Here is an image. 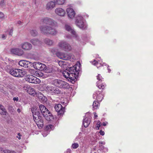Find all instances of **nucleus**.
I'll list each match as a JSON object with an SVG mask.
<instances>
[{
  "label": "nucleus",
  "mask_w": 153,
  "mask_h": 153,
  "mask_svg": "<svg viewBox=\"0 0 153 153\" xmlns=\"http://www.w3.org/2000/svg\"><path fill=\"white\" fill-rule=\"evenodd\" d=\"M94 117L95 118H97V115L96 114V113L95 112L94 113Z\"/></svg>",
  "instance_id": "56"
},
{
  "label": "nucleus",
  "mask_w": 153,
  "mask_h": 153,
  "mask_svg": "<svg viewBox=\"0 0 153 153\" xmlns=\"http://www.w3.org/2000/svg\"><path fill=\"white\" fill-rule=\"evenodd\" d=\"M4 150H3V148L1 147H0V152H3Z\"/></svg>",
  "instance_id": "54"
},
{
  "label": "nucleus",
  "mask_w": 153,
  "mask_h": 153,
  "mask_svg": "<svg viewBox=\"0 0 153 153\" xmlns=\"http://www.w3.org/2000/svg\"><path fill=\"white\" fill-rule=\"evenodd\" d=\"M52 84L59 88L67 89L69 87L68 83L60 79H55L52 81Z\"/></svg>",
  "instance_id": "4"
},
{
  "label": "nucleus",
  "mask_w": 153,
  "mask_h": 153,
  "mask_svg": "<svg viewBox=\"0 0 153 153\" xmlns=\"http://www.w3.org/2000/svg\"><path fill=\"white\" fill-rule=\"evenodd\" d=\"M55 12L57 15L61 16H63L65 14V10L61 8H56Z\"/></svg>",
  "instance_id": "18"
},
{
  "label": "nucleus",
  "mask_w": 153,
  "mask_h": 153,
  "mask_svg": "<svg viewBox=\"0 0 153 153\" xmlns=\"http://www.w3.org/2000/svg\"><path fill=\"white\" fill-rule=\"evenodd\" d=\"M67 42L64 41H61L59 43L58 46L60 48L64 50Z\"/></svg>",
  "instance_id": "27"
},
{
  "label": "nucleus",
  "mask_w": 153,
  "mask_h": 153,
  "mask_svg": "<svg viewBox=\"0 0 153 153\" xmlns=\"http://www.w3.org/2000/svg\"><path fill=\"white\" fill-rule=\"evenodd\" d=\"M45 72L47 73H51L53 71V69L52 68L48 67L46 68V69L45 71Z\"/></svg>",
  "instance_id": "40"
},
{
  "label": "nucleus",
  "mask_w": 153,
  "mask_h": 153,
  "mask_svg": "<svg viewBox=\"0 0 153 153\" xmlns=\"http://www.w3.org/2000/svg\"><path fill=\"white\" fill-rule=\"evenodd\" d=\"M13 100H14V101H18L19 100V98L17 97H14L13 98Z\"/></svg>",
  "instance_id": "49"
},
{
  "label": "nucleus",
  "mask_w": 153,
  "mask_h": 153,
  "mask_svg": "<svg viewBox=\"0 0 153 153\" xmlns=\"http://www.w3.org/2000/svg\"><path fill=\"white\" fill-rule=\"evenodd\" d=\"M109 66L108 65H107V69L108 70V72L110 73L111 71V70L110 68H109Z\"/></svg>",
  "instance_id": "53"
},
{
  "label": "nucleus",
  "mask_w": 153,
  "mask_h": 153,
  "mask_svg": "<svg viewBox=\"0 0 153 153\" xmlns=\"http://www.w3.org/2000/svg\"><path fill=\"white\" fill-rule=\"evenodd\" d=\"M34 108L32 109L33 120L38 126L40 128H42L44 125L43 118L40 116L41 114L38 111H34Z\"/></svg>",
  "instance_id": "3"
},
{
  "label": "nucleus",
  "mask_w": 153,
  "mask_h": 153,
  "mask_svg": "<svg viewBox=\"0 0 153 153\" xmlns=\"http://www.w3.org/2000/svg\"><path fill=\"white\" fill-rule=\"evenodd\" d=\"M30 33L32 36H35L37 35L38 33L36 30H30Z\"/></svg>",
  "instance_id": "38"
},
{
  "label": "nucleus",
  "mask_w": 153,
  "mask_h": 153,
  "mask_svg": "<svg viewBox=\"0 0 153 153\" xmlns=\"http://www.w3.org/2000/svg\"><path fill=\"white\" fill-rule=\"evenodd\" d=\"M28 93L34 96L36 94V92L33 88L30 87L29 86L27 90Z\"/></svg>",
  "instance_id": "29"
},
{
  "label": "nucleus",
  "mask_w": 153,
  "mask_h": 153,
  "mask_svg": "<svg viewBox=\"0 0 153 153\" xmlns=\"http://www.w3.org/2000/svg\"><path fill=\"white\" fill-rule=\"evenodd\" d=\"M45 90L47 92L52 94H60L61 93V91L59 89L51 85L46 86Z\"/></svg>",
  "instance_id": "8"
},
{
  "label": "nucleus",
  "mask_w": 153,
  "mask_h": 153,
  "mask_svg": "<svg viewBox=\"0 0 153 153\" xmlns=\"http://www.w3.org/2000/svg\"><path fill=\"white\" fill-rule=\"evenodd\" d=\"M107 123H108L107 122H106V123L103 122L102 123V125L104 126H105L106 125V124H107Z\"/></svg>",
  "instance_id": "57"
},
{
  "label": "nucleus",
  "mask_w": 153,
  "mask_h": 153,
  "mask_svg": "<svg viewBox=\"0 0 153 153\" xmlns=\"http://www.w3.org/2000/svg\"><path fill=\"white\" fill-rule=\"evenodd\" d=\"M41 64V63L38 62H34L33 64V67L35 69L39 70L40 69Z\"/></svg>",
  "instance_id": "32"
},
{
  "label": "nucleus",
  "mask_w": 153,
  "mask_h": 153,
  "mask_svg": "<svg viewBox=\"0 0 153 153\" xmlns=\"http://www.w3.org/2000/svg\"><path fill=\"white\" fill-rule=\"evenodd\" d=\"M98 144L99 149L100 150H102V152L105 153L108 152V148L104 147V146H103V145H105V141H100L99 142Z\"/></svg>",
  "instance_id": "19"
},
{
  "label": "nucleus",
  "mask_w": 153,
  "mask_h": 153,
  "mask_svg": "<svg viewBox=\"0 0 153 153\" xmlns=\"http://www.w3.org/2000/svg\"><path fill=\"white\" fill-rule=\"evenodd\" d=\"M78 63H79V65H80V63H79V62H78Z\"/></svg>",
  "instance_id": "62"
},
{
  "label": "nucleus",
  "mask_w": 153,
  "mask_h": 153,
  "mask_svg": "<svg viewBox=\"0 0 153 153\" xmlns=\"http://www.w3.org/2000/svg\"><path fill=\"white\" fill-rule=\"evenodd\" d=\"M48 134V131H47L46 130V131H45L44 132H43L42 133V134L43 137H45Z\"/></svg>",
  "instance_id": "45"
},
{
  "label": "nucleus",
  "mask_w": 153,
  "mask_h": 153,
  "mask_svg": "<svg viewBox=\"0 0 153 153\" xmlns=\"http://www.w3.org/2000/svg\"><path fill=\"white\" fill-rule=\"evenodd\" d=\"M44 42L47 45H52L53 43V41L52 40L48 38L45 39Z\"/></svg>",
  "instance_id": "33"
},
{
  "label": "nucleus",
  "mask_w": 153,
  "mask_h": 153,
  "mask_svg": "<svg viewBox=\"0 0 153 153\" xmlns=\"http://www.w3.org/2000/svg\"><path fill=\"white\" fill-rule=\"evenodd\" d=\"M18 136H17V137L20 140L21 139V135L20 133H18L17 134Z\"/></svg>",
  "instance_id": "51"
},
{
  "label": "nucleus",
  "mask_w": 153,
  "mask_h": 153,
  "mask_svg": "<svg viewBox=\"0 0 153 153\" xmlns=\"http://www.w3.org/2000/svg\"><path fill=\"white\" fill-rule=\"evenodd\" d=\"M89 114L88 113H87V114Z\"/></svg>",
  "instance_id": "63"
},
{
  "label": "nucleus",
  "mask_w": 153,
  "mask_h": 153,
  "mask_svg": "<svg viewBox=\"0 0 153 153\" xmlns=\"http://www.w3.org/2000/svg\"><path fill=\"white\" fill-rule=\"evenodd\" d=\"M25 79L30 83L35 84H39L41 82L39 79L32 75H28L26 76L25 78Z\"/></svg>",
  "instance_id": "9"
},
{
  "label": "nucleus",
  "mask_w": 153,
  "mask_h": 153,
  "mask_svg": "<svg viewBox=\"0 0 153 153\" xmlns=\"http://www.w3.org/2000/svg\"><path fill=\"white\" fill-rule=\"evenodd\" d=\"M36 96L40 101L42 102H45L47 101V98L40 93L37 94H36Z\"/></svg>",
  "instance_id": "21"
},
{
  "label": "nucleus",
  "mask_w": 153,
  "mask_h": 153,
  "mask_svg": "<svg viewBox=\"0 0 153 153\" xmlns=\"http://www.w3.org/2000/svg\"><path fill=\"white\" fill-rule=\"evenodd\" d=\"M65 47V48H64V51H70L72 50V48L71 46L67 42L66 46Z\"/></svg>",
  "instance_id": "34"
},
{
  "label": "nucleus",
  "mask_w": 153,
  "mask_h": 153,
  "mask_svg": "<svg viewBox=\"0 0 153 153\" xmlns=\"http://www.w3.org/2000/svg\"><path fill=\"white\" fill-rule=\"evenodd\" d=\"M30 42L34 45H38L40 43V42L36 39H31Z\"/></svg>",
  "instance_id": "35"
},
{
  "label": "nucleus",
  "mask_w": 153,
  "mask_h": 153,
  "mask_svg": "<svg viewBox=\"0 0 153 153\" xmlns=\"http://www.w3.org/2000/svg\"><path fill=\"white\" fill-rule=\"evenodd\" d=\"M54 1H50L48 2L46 5V9L48 10H51L53 9L55 5Z\"/></svg>",
  "instance_id": "22"
},
{
  "label": "nucleus",
  "mask_w": 153,
  "mask_h": 153,
  "mask_svg": "<svg viewBox=\"0 0 153 153\" xmlns=\"http://www.w3.org/2000/svg\"><path fill=\"white\" fill-rule=\"evenodd\" d=\"M9 73L12 75L16 77H22L26 74V72L24 70L16 68L10 69Z\"/></svg>",
  "instance_id": "5"
},
{
  "label": "nucleus",
  "mask_w": 153,
  "mask_h": 153,
  "mask_svg": "<svg viewBox=\"0 0 153 153\" xmlns=\"http://www.w3.org/2000/svg\"><path fill=\"white\" fill-rule=\"evenodd\" d=\"M102 61L101 59H97L96 60H94V62L92 64L95 65H96L97 68L100 66L101 65V63Z\"/></svg>",
  "instance_id": "26"
},
{
  "label": "nucleus",
  "mask_w": 153,
  "mask_h": 153,
  "mask_svg": "<svg viewBox=\"0 0 153 153\" xmlns=\"http://www.w3.org/2000/svg\"><path fill=\"white\" fill-rule=\"evenodd\" d=\"M53 126L51 125H48L46 126V130L48 131H49L51 130H53Z\"/></svg>",
  "instance_id": "36"
},
{
  "label": "nucleus",
  "mask_w": 153,
  "mask_h": 153,
  "mask_svg": "<svg viewBox=\"0 0 153 153\" xmlns=\"http://www.w3.org/2000/svg\"><path fill=\"white\" fill-rule=\"evenodd\" d=\"M13 28H12L9 30V31L8 34L9 35L11 36L12 35L13 32Z\"/></svg>",
  "instance_id": "44"
},
{
  "label": "nucleus",
  "mask_w": 153,
  "mask_h": 153,
  "mask_svg": "<svg viewBox=\"0 0 153 153\" xmlns=\"http://www.w3.org/2000/svg\"><path fill=\"white\" fill-rule=\"evenodd\" d=\"M0 5L1 6H2L4 5V1H1L0 3Z\"/></svg>",
  "instance_id": "55"
},
{
  "label": "nucleus",
  "mask_w": 153,
  "mask_h": 153,
  "mask_svg": "<svg viewBox=\"0 0 153 153\" xmlns=\"http://www.w3.org/2000/svg\"><path fill=\"white\" fill-rule=\"evenodd\" d=\"M30 64V62L24 60H21L19 62V64L20 65L25 68H28Z\"/></svg>",
  "instance_id": "20"
},
{
  "label": "nucleus",
  "mask_w": 153,
  "mask_h": 153,
  "mask_svg": "<svg viewBox=\"0 0 153 153\" xmlns=\"http://www.w3.org/2000/svg\"><path fill=\"white\" fill-rule=\"evenodd\" d=\"M94 153H96V152H94Z\"/></svg>",
  "instance_id": "64"
},
{
  "label": "nucleus",
  "mask_w": 153,
  "mask_h": 153,
  "mask_svg": "<svg viewBox=\"0 0 153 153\" xmlns=\"http://www.w3.org/2000/svg\"><path fill=\"white\" fill-rule=\"evenodd\" d=\"M58 63L59 65L62 68L64 67V66H65L66 65V62L62 60L59 61Z\"/></svg>",
  "instance_id": "37"
},
{
  "label": "nucleus",
  "mask_w": 153,
  "mask_h": 153,
  "mask_svg": "<svg viewBox=\"0 0 153 153\" xmlns=\"http://www.w3.org/2000/svg\"><path fill=\"white\" fill-rule=\"evenodd\" d=\"M57 56L60 59L64 60H70L75 59L74 56L71 53L67 54L64 53L59 52L56 54Z\"/></svg>",
  "instance_id": "7"
},
{
  "label": "nucleus",
  "mask_w": 153,
  "mask_h": 153,
  "mask_svg": "<svg viewBox=\"0 0 153 153\" xmlns=\"http://www.w3.org/2000/svg\"><path fill=\"white\" fill-rule=\"evenodd\" d=\"M65 29L70 32L73 35V37L76 40L79 39V37L74 29L68 24H66L65 26Z\"/></svg>",
  "instance_id": "11"
},
{
  "label": "nucleus",
  "mask_w": 153,
  "mask_h": 153,
  "mask_svg": "<svg viewBox=\"0 0 153 153\" xmlns=\"http://www.w3.org/2000/svg\"><path fill=\"white\" fill-rule=\"evenodd\" d=\"M21 48L24 50L28 51L30 50L32 48V45L28 42H25L21 44Z\"/></svg>",
  "instance_id": "17"
},
{
  "label": "nucleus",
  "mask_w": 153,
  "mask_h": 153,
  "mask_svg": "<svg viewBox=\"0 0 153 153\" xmlns=\"http://www.w3.org/2000/svg\"><path fill=\"white\" fill-rule=\"evenodd\" d=\"M103 65H106V64H105V63H103Z\"/></svg>",
  "instance_id": "61"
},
{
  "label": "nucleus",
  "mask_w": 153,
  "mask_h": 153,
  "mask_svg": "<svg viewBox=\"0 0 153 153\" xmlns=\"http://www.w3.org/2000/svg\"><path fill=\"white\" fill-rule=\"evenodd\" d=\"M4 17V14L2 12H0V19L3 18Z\"/></svg>",
  "instance_id": "48"
},
{
  "label": "nucleus",
  "mask_w": 153,
  "mask_h": 153,
  "mask_svg": "<svg viewBox=\"0 0 153 153\" xmlns=\"http://www.w3.org/2000/svg\"><path fill=\"white\" fill-rule=\"evenodd\" d=\"M39 108L43 115H45V114L48 112L49 111L45 106L42 105H39Z\"/></svg>",
  "instance_id": "23"
},
{
  "label": "nucleus",
  "mask_w": 153,
  "mask_h": 153,
  "mask_svg": "<svg viewBox=\"0 0 153 153\" xmlns=\"http://www.w3.org/2000/svg\"><path fill=\"white\" fill-rule=\"evenodd\" d=\"M99 133L101 135L103 136L105 134V132L103 131H102V130H100Z\"/></svg>",
  "instance_id": "47"
},
{
  "label": "nucleus",
  "mask_w": 153,
  "mask_h": 153,
  "mask_svg": "<svg viewBox=\"0 0 153 153\" xmlns=\"http://www.w3.org/2000/svg\"><path fill=\"white\" fill-rule=\"evenodd\" d=\"M55 109L58 113L59 114H63L65 111V108L63 107L61 104H56L55 107Z\"/></svg>",
  "instance_id": "14"
},
{
  "label": "nucleus",
  "mask_w": 153,
  "mask_h": 153,
  "mask_svg": "<svg viewBox=\"0 0 153 153\" xmlns=\"http://www.w3.org/2000/svg\"><path fill=\"white\" fill-rule=\"evenodd\" d=\"M66 11L69 18L73 19L74 18L76 13L72 7L70 6H68L66 10Z\"/></svg>",
  "instance_id": "13"
},
{
  "label": "nucleus",
  "mask_w": 153,
  "mask_h": 153,
  "mask_svg": "<svg viewBox=\"0 0 153 153\" xmlns=\"http://www.w3.org/2000/svg\"><path fill=\"white\" fill-rule=\"evenodd\" d=\"M11 52L12 53L19 56H21L24 53V51L22 49L17 48L12 49Z\"/></svg>",
  "instance_id": "16"
},
{
  "label": "nucleus",
  "mask_w": 153,
  "mask_h": 153,
  "mask_svg": "<svg viewBox=\"0 0 153 153\" xmlns=\"http://www.w3.org/2000/svg\"><path fill=\"white\" fill-rule=\"evenodd\" d=\"M66 37L68 38V39H70V38H71V36H66Z\"/></svg>",
  "instance_id": "60"
},
{
  "label": "nucleus",
  "mask_w": 153,
  "mask_h": 153,
  "mask_svg": "<svg viewBox=\"0 0 153 153\" xmlns=\"http://www.w3.org/2000/svg\"><path fill=\"white\" fill-rule=\"evenodd\" d=\"M100 122H99L97 123V126L96 127V128L97 129H99V128L100 126Z\"/></svg>",
  "instance_id": "43"
},
{
  "label": "nucleus",
  "mask_w": 153,
  "mask_h": 153,
  "mask_svg": "<svg viewBox=\"0 0 153 153\" xmlns=\"http://www.w3.org/2000/svg\"><path fill=\"white\" fill-rule=\"evenodd\" d=\"M79 146V145L78 143H74L72 145V148L73 149H75L77 148Z\"/></svg>",
  "instance_id": "42"
},
{
  "label": "nucleus",
  "mask_w": 153,
  "mask_h": 153,
  "mask_svg": "<svg viewBox=\"0 0 153 153\" xmlns=\"http://www.w3.org/2000/svg\"><path fill=\"white\" fill-rule=\"evenodd\" d=\"M7 113V112L4 107L2 105L0 104V114L5 115Z\"/></svg>",
  "instance_id": "28"
},
{
  "label": "nucleus",
  "mask_w": 153,
  "mask_h": 153,
  "mask_svg": "<svg viewBox=\"0 0 153 153\" xmlns=\"http://www.w3.org/2000/svg\"><path fill=\"white\" fill-rule=\"evenodd\" d=\"M92 106L93 110L97 109L99 106V103L98 101H94L93 103Z\"/></svg>",
  "instance_id": "31"
},
{
  "label": "nucleus",
  "mask_w": 153,
  "mask_h": 153,
  "mask_svg": "<svg viewBox=\"0 0 153 153\" xmlns=\"http://www.w3.org/2000/svg\"><path fill=\"white\" fill-rule=\"evenodd\" d=\"M22 22L21 21H19L17 22V23L18 24H19V25H20L21 24V23Z\"/></svg>",
  "instance_id": "58"
},
{
  "label": "nucleus",
  "mask_w": 153,
  "mask_h": 153,
  "mask_svg": "<svg viewBox=\"0 0 153 153\" xmlns=\"http://www.w3.org/2000/svg\"><path fill=\"white\" fill-rule=\"evenodd\" d=\"M56 5H62L66 1V0H54Z\"/></svg>",
  "instance_id": "30"
},
{
  "label": "nucleus",
  "mask_w": 153,
  "mask_h": 153,
  "mask_svg": "<svg viewBox=\"0 0 153 153\" xmlns=\"http://www.w3.org/2000/svg\"><path fill=\"white\" fill-rule=\"evenodd\" d=\"M42 22L44 24L50 26L56 27L57 25L56 22L52 19L48 18H44L42 19Z\"/></svg>",
  "instance_id": "10"
},
{
  "label": "nucleus",
  "mask_w": 153,
  "mask_h": 153,
  "mask_svg": "<svg viewBox=\"0 0 153 153\" xmlns=\"http://www.w3.org/2000/svg\"><path fill=\"white\" fill-rule=\"evenodd\" d=\"M93 97L97 101L101 102L103 99V96L100 91H96L93 94Z\"/></svg>",
  "instance_id": "15"
},
{
  "label": "nucleus",
  "mask_w": 153,
  "mask_h": 153,
  "mask_svg": "<svg viewBox=\"0 0 153 153\" xmlns=\"http://www.w3.org/2000/svg\"><path fill=\"white\" fill-rule=\"evenodd\" d=\"M62 103L63 104H64L65 105H66L68 103V101L66 100V102H62Z\"/></svg>",
  "instance_id": "50"
},
{
  "label": "nucleus",
  "mask_w": 153,
  "mask_h": 153,
  "mask_svg": "<svg viewBox=\"0 0 153 153\" xmlns=\"http://www.w3.org/2000/svg\"><path fill=\"white\" fill-rule=\"evenodd\" d=\"M76 24L80 28L85 29L87 27L83 17L80 15H78L76 17Z\"/></svg>",
  "instance_id": "6"
},
{
  "label": "nucleus",
  "mask_w": 153,
  "mask_h": 153,
  "mask_svg": "<svg viewBox=\"0 0 153 153\" xmlns=\"http://www.w3.org/2000/svg\"><path fill=\"white\" fill-rule=\"evenodd\" d=\"M7 37L6 34H3L1 35V38L3 39H6Z\"/></svg>",
  "instance_id": "46"
},
{
  "label": "nucleus",
  "mask_w": 153,
  "mask_h": 153,
  "mask_svg": "<svg viewBox=\"0 0 153 153\" xmlns=\"http://www.w3.org/2000/svg\"><path fill=\"white\" fill-rule=\"evenodd\" d=\"M45 117V119L48 121H51L53 119V116L51 114L50 112L49 111L48 112L45 114V115H43Z\"/></svg>",
  "instance_id": "24"
},
{
  "label": "nucleus",
  "mask_w": 153,
  "mask_h": 153,
  "mask_svg": "<svg viewBox=\"0 0 153 153\" xmlns=\"http://www.w3.org/2000/svg\"><path fill=\"white\" fill-rule=\"evenodd\" d=\"M97 86L100 89H103L105 87V86L104 85L99 84L98 83V82H97Z\"/></svg>",
  "instance_id": "39"
},
{
  "label": "nucleus",
  "mask_w": 153,
  "mask_h": 153,
  "mask_svg": "<svg viewBox=\"0 0 153 153\" xmlns=\"http://www.w3.org/2000/svg\"><path fill=\"white\" fill-rule=\"evenodd\" d=\"M50 51L52 53H54L55 52V49L54 48L51 49Z\"/></svg>",
  "instance_id": "52"
},
{
  "label": "nucleus",
  "mask_w": 153,
  "mask_h": 153,
  "mask_svg": "<svg viewBox=\"0 0 153 153\" xmlns=\"http://www.w3.org/2000/svg\"><path fill=\"white\" fill-rule=\"evenodd\" d=\"M97 79L100 82V81H102L103 79V78L101 76L100 74H98L97 76Z\"/></svg>",
  "instance_id": "41"
},
{
  "label": "nucleus",
  "mask_w": 153,
  "mask_h": 153,
  "mask_svg": "<svg viewBox=\"0 0 153 153\" xmlns=\"http://www.w3.org/2000/svg\"><path fill=\"white\" fill-rule=\"evenodd\" d=\"M17 111L19 113H20L21 112V110L19 108H18L17 109Z\"/></svg>",
  "instance_id": "59"
},
{
  "label": "nucleus",
  "mask_w": 153,
  "mask_h": 153,
  "mask_svg": "<svg viewBox=\"0 0 153 153\" xmlns=\"http://www.w3.org/2000/svg\"><path fill=\"white\" fill-rule=\"evenodd\" d=\"M46 67L45 65L41 63L40 67V69L39 70V71H36L35 73V75L38 77H43V78L44 77H43L44 74L42 71H40V70L45 71Z\"/></svg>",
  "instance_id": "12"
},
{
  "label": "nucleus",
  "mask_w": 153,
  "mask_h": 153,
  "mask_svg": "<svg viewBox=\"0 0 153 153\" xmlns=\"http://www.w3.org/2000/svg\"><path fill=\"white\" fill-rule=\"evenodd\" d=\"M76 66H72L67 68L62 73L63 76L66 78L74 80L77 77L79 74L78 70H76Z\"/></svg>",
  "instance_id": "1"
},
{
  "label": "nucleus",
  "mask_w": 153,
  "mask_h": 153,
  "mask_svg": "<svg viewBox=\"0 0 153 153\" xmlns=\"http://www.w3.org/2000/svg\"><path fill=\"white\" fill-rule=\"evenodd\" d=\"M52 26L41 25L39 27L41 33L45 35H56L57 33L56 29Z\"/></svg>",
  "instance_id": "2"
},
{
  "label": "nucleus",
  "mask_w": 153,
  "mask_h": 153,
  "mask_svg": "<svg viewBox=\"0 0 153 153\" xmlns=\"http://www.w3.org/2000/svg\"><path fill=\"white\" fill-rule=\"evenodd\" d=\"M90 123V119L88 117H85L83 120V124L85 128L87 127Z\"/></svg>",
  "instance_id": "25"
}]
</instances>
